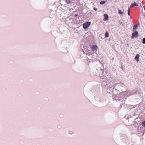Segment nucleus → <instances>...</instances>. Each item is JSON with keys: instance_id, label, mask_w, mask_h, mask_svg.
Listing matches in <instances>:
<instances>
[{"instance_id": "nucleus-26", "label": "nucleus", "mask_w": 145, "mask_h": 145, "mask_svg": "<svg viewBox=\"0 0 145 145\" xmlns=\"http://www.w3.org/2000/svg\"><path fill=\"white\" fill-rule=\"evenodd\" d=\"M84 53H85V52H84L83 54H84Z\"/></svg>"}, {"instance_id": "nucleus-20", "label": "nucleus", "mask_w": 145, "mask_h": 145, "mask_svg": "<svg viewBox=\"0 0 145 145\" xmlns=\"http://www.w3.org/2000/svg\"><path fill=\"white\" fill-rule=\"evenodd\" d=\"M136 25H137V26L138 27V26L139 25V23H137L136 24H135Z\"/></svg>"}, {"instance_id": "nucleus-15", "label": "nucleus", "mask_w": 145, "mask_h": 145, "mask_svg": "<svg viewBox=\"0 0 145 145\" xmlns=\"http://www.w3.org/2000/svg\"><path fill=\"white\" fill-rule=\"evenodd\" d=\"M119 22L120 24H121L123 26H124L125 25L124 23H123L120 20Z\"/></svg>"}, {"instance_id": "nucleus-7", "label": "nucleus", "mask_w": 145, "mask_h": 145, "mask_svg": "<svg viewBox=\"0 0 145 145\" xmlns=\"http://www.w3.org/2000/svg\"><path fill=\"white\" fill-rule=\"evenodd\" d=\"M109 34L108 31H106L105 33V37L106 38L109 37Z\"/></svg>"}, {"instance_id": "nucleus-16", "label": "nucleus", "mask_w": 145, "mask_h": 145, "mask_svg": "<svg viewBox=\"0 0 145 145\" xmlns=\"http://www.w3.org/2000/svg\"><path fill=\"white\" fill-rule=\"evenodd\" d=\"M142 43L145 44V38H144L142 39Z\"/></svg>"}, {"instance_id": "nucleus-9", "label": "nucleus", "mask_w": 145, "mask_h": 145, "mask_svg": "<svg viewBox=\"0 0 145 145\" xmlns=\"http://www.w3.org/2000/svg\"><path fill=\"white\" fill-rule=\"evenodd\" d=\"M130 7L129 6L128 7V9L127 10V13H128V14L129 16L130 15Z\"/></svg>"}, {"instance_id": "nucleus-1", "label": "nucleus", "mask_w": 145, "mask_h": 145, "mask_svg": "<svg viewBox=\"0 0 145 145\" xmlns=\"http://www.w3.org/2000/svg\"><path fill=\"white\" fill-rule=\"evenodd\" d=\"M90 48L91 51L92 52H93V53H94L95 52H96L97 51L98 47L97 45H92L90 46Z\"/></svg>"}, {"instance_id": "nucleus-24", "label": "nucleus", "mask_w": 145, "mask_h": 145, "mask_svg": "<svg viewBox=\"0 0 145 145\" xmlns=\"http://www.w3.org/2000/svg\"><path fill=\"white\" fill-rule=\"evenodd\" d=\"M130 18H132V17H130Z\"/></svg>"}, {"instance_id": "nucleus-4", "label": "nucleus", "mask_w": 145, "mask_h": 145, "mask_svg": "<svg viewBox=\"0 0 145 145\" xmlns=\"http://www.w3.org/2000/svg\"><path fill=\"white\" fill-rule=\"evenodd\" d=\"M104 18H103V20L105 21H106L108 20L109 17L108 14H104Z\"/></svg>"}, {"instance_id": "nucleus-6", "label": "nucleus", "mask_w": 145, "mask_h": 145, "mask_svg": "<svg viewBox=\"0 0 145 145\" xmlns=\"http://www.w3.org/2000/svg\"><path fill=\"white\" fill-rule=\"evenodd\" d=\"M93 52L91 51H90L89 50L88 51L86 52V55H92V54H93Z\"/></svg>"}, {"instance_id": "nucleus-23", "label": "nucleus", "mask_w": 145, "mask_h": 145, "mask_svg": "<svg viewBox=\"0 0 145 145\" xmlns=\"http://www.w3.org/2000/svg\"><path fill=\"white\" fill-rule=\"evenodd\" d=\"M56 31H57V32H58V30H56Z\"/></svg>"}, {"instance_id": "nucleus-25", "label": "nucleus", "mask_w": 145, "mask_h": 145, "mask_svg": "<svg viewBox=\"0 0 145 145\" xmlns=\"http://www.w3.org/2000/svg\"><path fill=\"white\" fill-rule=\"evenodd\" d=\"M58 30H59V28H58Z\"/></svg>"}, {"instance_id": "nucleus-8", "label": "nucleus", "mask_w": 145, "mask_h": 145, "mask_svg": "<svg viewBox=\"0 0 145 145\" xmlns=\"http://www.w3.org/2000/svg\"><path fill=\"white\" fill-rule=\"evenodd\" d=\"M138 28V27L137 26V25H133V31H134L135 30L137 29Z\"/></svg>"}, {"instance_id": "nucleus-21", "label": "nucleus", "mask_w": 145, "mask_h": 145, "mask_svg": "<svg viewBox=\"0 0 145 145\" xmlns=\"http://www.w3.org/2000/svg\"><path fill=\"white\" fill-rule=\"evenodd\" d=\"M143 7H144V10L145 11V6H144Z\"/></svg>"}, {"instance_id": "nucleus-18", "label": "nucleus", "mask_w": 145, "mask_h": 145, "mask_svg": "<svg viewBox=\"0 0 145 145\" xmlns=\"http://www.w3.org/2000/svg\"><path fill=\"white\" fill-rule=\"evenodd\" d=\"M93 9L95 11H97V8L95 7H94L93 8Z\"/></svg>"}, {"instance_id": "nucleus-17", "label": "nucleus", "mask_w": 145, "mask_h": 145, "mask_svg": "<svg viewBox=\"0 0 145 145\" xmlns=\"http://www.w3.org/2000/svg\"><path fill=\"white\" fill-rule=\"evenodd\" d=\"M134 5L133 4V3H132L131 5L130 6V7H131V8H132V7H134Z\"/></svg>"}, {"instance_id": "nucleus-2", "label": "nucleus", "mask_w": 145, "mask_h": 145, "mask_svg": "<svg viewBox=\"0 0 145 145\" xmlns=\"http://www.w3.org/2000/svg\"><path fill=\"white\" fill-rule=\"evenodd\" d=\"M138 35V32L137 31H135L132 33L131 38L133 39L135 38H137Z\"/></svg>"}, {"instance_id": "nucleus-19", "label": "nucleus", "mask_w": 145, "mask_h": 145, "mask_svg": "<svg viewBox=\"0 0 145 145\" xmlns=\"http://www.w3.org/2000/svg\"><path fill=\"white\" fill-rule=\"evenodd\" d=\"M78 15V14H76L74 16V17H76Z\"/></svg>"}, {"instance_id": "nucleus-3", "label": "nucleus", "mask_w": 145, "mask_h": 145, "mask_svg": "<svg viewBox=\"0 0 145 145\" xmlns=\"http://www.w3.org/2000/svg\"><path fill=\"white\" fill-rule=\"evenodd\" d=\"M91 23L89 22H87L84 23L83 25V28L84 29L88 28L91 25Z\"/></svg>"}, {"instance_id": "nucleus-11", "label": "nucleus", "mask_w": 145, "mask_h": 145, "mask_svg": "<svg viewBox=\"0 0 145 145\" xmlns=\"http://www.w3.org/2000/svg\"><path fill=\"white\" fill-rule=\"evenodd\" d=\"M106 2V1H102L100 2V4L101 5H103Z\"/></svg>"}, {"instance_id": "nucleus-12", "label": "nucleus", "mask_w": 145, "mask_h": 145, "mask_svg": "<svg viewBox=\"0 0 145 145\" xmlns=\"http://www.w3.org/2000/svg\"><path fill=\"white\" fill-rule=\"evenodd\" d=\"M65 2H66L67 4H69L71 3V1L70 0H65Z\"/></svg>"}, {"instance_id": "nucleus-14", "label": "nucleus", "mask_w": 145, "mask_h": 145, "mask_svg": "<svg viewBox=\"0 0 145 145\" xmlns=\"http://www.w3.org/2000/svg\"><path fill=\"white\" fill-rule=\"evenodd\" d=\"M133 4L134 6L137 7L138 6V5L135 2H134L133 3Z\"/></svg>"}, {"instance_id": "nucleus-13", "label": "nucleus", "mask_w": 145, "mask_h": 145, "mask_svg": "<svg viewBox=\"0 0 145 145\" xmlns=\"http://www.w3.org/2000/svg\"><path fill=\"white\" fill-rule=\"evenodd\" d=\"M142 126L145 127V121L142 122Z\"/></svg>"}, {"instance_id": "nucleus-5", "label": "nucleus", "mask_w": 145, "mask_h": 145, "mask_svg": "<svg viewBox=\"0 0 145 145\" xmlns=\"http://www.w3.org/2000/svg\"><path fill=\"white\" fill-rule=\"evenodd\" d=\"M139 55L137 54L135 57V59L138 62L139 61Z\"/></svg>"}, {"instance_id": "nucleus-22", "label": "nucleus", "mask_w": 145, "mask_h": 145, "mask_svg": "<svg viewBox=\"0 0 145 145\" xmlns=\"http://www.w3.org/2000/svg\"><path fill=\"white\" fill-rule=\"evenodd\" d=\"M60 26V25H58L57 27H59Z\"/></svg>"}, {"instance_id": "nucleus-10", "label": "nucleus", "mask_w": 145, "mask_h": 145, "mask_svg": "<svg viewBox=\"0 0 145 145\" xmlns=\"http://www.w3.org/2000/svg\"><path fill=\"white\" fill-rule=\"evenodd\" d=\"M118 12L119 14L121 15H122L123 14V12L121 11L120 9H118Z\"/></svg>"}]
</instances>
